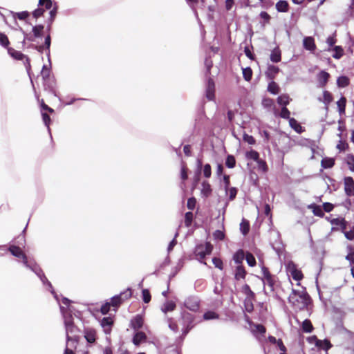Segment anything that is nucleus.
<instances>
[{"instance_id": "f257e3e1", "label": "nucleus", "mask_w": 354, "mask_h": 354, "mask_svg": "<svg viewBox=\"0 0 354 354\" xmlns=\"http://www.w3.org/2000/svg\"><path fill=\"white\" fill-rule=\"evenodd\" d=\"M288 299L291 306L299 310L308 309V306L310 305L312 302L310 295L304 288H303L301 290H297L292 288V291Z\"/></svg>"}, {"instance_id": "f03ea898", "label": "nucleus", "mask_w": 354, "mask_h": 354, "mask_svg": "<svg viewBox=\"0 0 354 354\" xmlns=\"http://www.w3.org/2000/svg\"><path fill=\"white\" fill-rule=\"evenodd\" d=\"M213 250V245L210 242H206L205 244L197 245L194 250V254L197 257V259L204 265H207V263L204 261V259L207 255L210 254Z\"/></svg>"}, {"instance_id": "7ed1b4c3", "label": "nucleus", "mask_w": 354, "mask_h": 354, "mask_svg": "<svg viewBox=\"0 0 354 354\" xmlns=\"http://www.w3.org/2000/svg\"><path fill=\"white\" fill-rule=\"evenodd\" d=\"M132 297V290L130 288H128L119 295H115L111 298L109 301L111 307L113 308V310L116 311L117 309L127 300L129 299Z\"/></svg>"}, {"instance_id": "20e7f679", "label": "nucleus", "mask_w": 354, "mask_h": 354, "mask_svg": "<svg viewBox=\"0 0 354 354\" xmlns=\"http://www.w3.org/2000/svg\"><path fill=\"white\" fill-rule=\"evenodd\" d=\"M261 272L263 274L262 281L263 283L267 284L270 287L271 291H274V286L277 282V277L271 274L269 269L264 266L261 267Z\"/></svg>"}, {"instance_id": "39448f33", "label": "nucleus", "mask_w": 354, "mask_h": 354, "mask_svg": "<svg viewBox=\"0 0 354 354\" xmlns=\"http://www.w3.org/2000/svg\"><path fill=\"white\" fill-rule=\"evenodd\" d=\"M307 339L310 344H315L316 347L320 350L328 351L333 346L332 344L328 339H325L324 340H321L319 339L316 335L309 337Z\"/></svg>"}, {"instance_id": "423d86ee", "label": "nucleus", "mask_w": 354, "mask_h": 354, "mask_svg": "<svg viewBox=\"0 0 354 354\" xmlns=\"http://www.w3.org/2000/svg\"><path fill=\"white\" fill-rule=\"evenodd\" d=\"M8 251L13 256H15V257L19 258V259H21L23 263L26 267H30V266L28 264V261L27 256L24 252V251L21 250V248H19V246L15 245H11L8 248Z\"/></svg>"}, {"instance_id": "0eeeda50", "label": "nucleus", "mask_w": 354, "mask_h": 354, "mask_svg": "<svg viewBox=\"0 0 354 354\" xmlns=\"http://www.w3.org/2000/svg\"><path fill=\"white\" fill-rule=\"evenodd\" d=\"M64 324L66 331V338L68 341H77V338L75 336L72 337L69 335V333L72 334L75 330V326L73 323V317L70 315L68 317L65 318Z\"/></svg>"}, {"instance_id": "6e6552de", "label": "nucleus", "mask_w": 354, "mask_h": 354, "mask_svg": "<svg viewBox=\"0 0 354 354\" xmlns=\"http://www.w3.org/2000/svg\"><path fill=\"white\" fill-rule=\"evenodd\" d=\"M8 53L15 59H17V60H24L25 59L26 60V62H25V65H26V68L28 71V72H29L30 69V59L29 58L26 56L25 55H24L22 53L19 52V51H17L12 48H8Z\"/></svg>"}, {"instance_id": "1a4fd4ad", "label": "nucleus", "mask_w": 354, "mask_h": 354, "mask_svg": "<svg viewBox=\"0 0 354 354\" xmlns=\"http://www.w3.org/2000/svg\"><path fill=\"white\" fill-rule=\"evenodd\" d=\"M184 306L187 309L196 312L199 309L200 304L197 298L189 297L185 300Z\"/></svg>"}, {"instance_id": "9d476101", "label": "nucleus", "mask_w": 354, "mask_h": 354, "mask_svg": "<svg viewBox=\"0 0 354 354\" xmlns=\"http://www.w3.org/2000/svg\"><path fill=\"white\" fill-rule=\"evenodd\" d=\"M44 81V87L46 91L53 93L54 95H56L55 86L56 82L54 77H50L48 78L43 79Z\"/></svg>"}, {"instance_id": "9b49d317", "label": "nucleus", "mask_w": 354, "mask_h": 354, "mask_svg": "<svg viewBox=\"0 0 354 354\" xmlns=\"http://www.w3.org/2000/svg\"><path fill=\"white\" fill-rule=\"evenodd\" d=\"M288 268L291 277L294 280L299 281L304 278V274L301 270H299L295 264H289Z\"/></svg>"}, {"instance_id": "f8f14e48", "label": "nucleus", "mask_w": 354, "mask_h": 354, "mask_svg": "<svg viewBox=\"0 0 354 354\" xmlns=\"http://www.w3.org/2000/svg\"><path fill=\"white\" fill-rule=\"evenodd\" d=\"M144 318L141 315H136L130 322V326L134 330H138L143 326Z\"/></svg>"}, {"instance_id": "ddd939ff", "label": "nucleus", "mask_w": 354, "mask_h": 354, "mask_svg": "<svg viewBox=\"0 0 354 354\" xmlns=\"http://www.w3.org/2000/svg\"><path fill=\"white\" fill-rule=\"evenodd\" d=\"M194 319L193 315L189 313H187L183 315V320L186 324V326L183 331V334L184 335H186L189 332V330L194 327Z\"/></svg>"}, {"instance_id": "4468645a", "label": "nucleus", "mask_w": 354, "mask_h": 354, "mask_svg": "<svg viewBox=\"0 0 354 354\" xmlns=\"http://www.w3.org/2000/svg\"><path fill=\"white\" fill-rule=\"evenodd\" d=\"M215 85L212 79L209 78L206 84V97L209 100H212L214 98Z\"/></svg>"}, {"instance_id": "2eb2a0df", "label": "nucleus", "mask_w": 354, "mask_h": 354, "mask_svg": "<svg viewBox=\"0 0 354 354\" xmlns=\"http://www.w3.org/2000/svg\"><path fill=\"white\" fill-rule=\"evenodd\" d=\"M234 274L236 281L244 280L247 275V271L243 265H239L235 268Z\"/></svg>"}, {"instance_id": "dca6fc26", "label": "nucleus", "mask_w": 354, "mask_h": 354, "mask_svg": "<svg viewBox=\"0 0 354 354\" xmlns=\"http://www.w3.org/2000/svg\"><path fill=\"white\" fill-rule=\"evenodd\" d=\"M303 46L304 48L313 53L316 49V45L315 44V40L312 37H306L303 39Z\"/></svg>"}, {"instance_id": "f3484780", "label": "nucleus", "mask_w": 354, "mask_h": 354, "mask_svg": "<svg viewBox=\"0 0 354 354\" xmlns=\"http://www.w3.org/2000/svg\"><path fill=\"white\" fill-rule=\"evenodd\" d=\"M344 190L348 196H354L353 178H344Z\"/></svg>"}, {"instance_id": "a211bd4d", "label": "nucleus", "mask_w": 354, "mask_h": 354, "mask_svg": "<svg viewBox=\"0 0 354 354\" xmlns=\"http://www.w3.org/2000/svg\"><path fill=\"white\" fill-rule=\"evenodd\" d=\"M330 77L328 73L322 71L317 74V80L319 87H324L326 84Z\"/></svg>"}, {"instance_id": "6ab92c4d", "label": "nucleus", "mask_w": 354, "mask_h": 354, "mask_svg": "<svg viewBox=\"0 0 354 354\" xmlns=\"http://www.w3.org/2000/svg\"><path fill=\"white\" fill-rule=\"evenodd\" d=\"M147 339L146 334L142 331L136 333L133 337V343L136 346H139L142 342H145Z\"/></svg>"}, {"instance_id": "aec40b11", "label": "nucleus", "mask_w": 354, "mask_h": 354, "mask_svg": "<svg viewBox=\"0 0 354 354\" xmlns=\"http://www.w3.org/2000/svg\"><path fill=\"white\" fill-rule=\"evenodd\" d=\"M279 67L274 65H268L267 71H266L265 74L268 78L272 80L275 77L276 75L279 73Z\"/></svg>"}, {"instance_id": "412c9836", "label": "nucleus", "mask_w": 354, "mask_h": 354, "mask_svg": "<svg viewBox=\"0 0 354 354\" xmlns=\"http://www.w3.org/2000/svg\"><path fill=\"white\" fill-rule=\"evenodd\" d=\"M330 223L333 225L339 226L342 232L347 227V221L344 218H336L330 221Z\"/></svg>"}, {"instance_id": "4be33fe9", "label": "nucleus", "mask_w": 354, "mask_h": 354, "mask_svg": "<svg viewBox=\"0 0 354 354\" xmlns=\"http://www.w3.org/2000/svg\"><path fill=\"white\" fill-rule=\"evenodd\" d=\"M241 292L245 295V299H256V295L251 290V288L248 284H245L242 286Z\"/></svg>"}, {"instance_id": "5701e85b", "label": "nucleus", "mask_w": 354, "mask_h": 354, "mask_svg": "<svg viewBox=\"0 0 354 354\" xmlns=\"http://www.w3.org/2000/svg\"><path fill=\"white\" fill-rule=\"evenodd\" d=\"M245 257V254L242 249L237 250L233 256V260L235 263L239 265H243V261Z\"/></svg>"}, {"instance_id": "b1692460", "label": "nucleus", "mask_w": 354, "mask_h": 354, "mask_svg": "<svg viewBox=\"0 0 354 354\" xmlns=\"http://www.w3.org/2000/svg\"><path fill=\"white\" fill-rule=\"evenodd\" d=\"M308 208L312 210L313 213L315 216H319V217H324V213L321 207V206L316 205L315 203L311 204L308 206Z\"/></svg>"}, {"instance_id": "393cba45", "label": "nucleus", "mask_w": 354, "mask_h": 354, "mask_svg": "<svg viewBox=\"0 0 354 354\" xmlns=\"http://www.w3.org/2000/svg\"><path fill=\"white\" fill-rule=\"evenodd\" d=\"M84 337L89 343H94L96 340V331L93 329H88L85 331Z\"/></svg>"}, {"instance_id": "a878e982", "label": "nucleus", "mask_w": 354, "mask_h": 354, "mask_svg": "<svg viewBox=\"0 0 354 354\" xmlns=\"http://www.w3.org/2000/svg\"><path fill=\"white\" fill-rule=\"evenodd\" d=\"M333 100L331 93L327 91L323 92V100L319 99V101H322L324 103L326 110L328 109V105Z\"/></svg>"}, {"instance_id": "bb28decb", "label": "nucleus", "mask_w": 354, "mask_h": 354, "mask_svg": "<svg viewBox=\"0 0 354 354\" xmlns=\"http://www.w3.org/2000/svg\"><path fill=\"white\" fill-rule=\"evenodd\" d=\"M289 124L297 133H301L304 131L303 127L300 124L293 118H289Z\"/></svg>"}, {"instance_id": "cd10ccee", "label": "nucleus", "mask_w": 354, "mask_h": 354, "mask_svg": "<svg viewBox=\"0 0 354 354\" xmlns=\"http://www.w3.org/2000/svg\"><path fill=\"white\" fill-rule=\"evenodd\" d=\"M270 60L274 63H277L281 61V51L278 48L272 50L270 56Z\"/></svg>"}, {"instance_id": "c85d7f7f", "label": "nucleus", "mask_w": 354, "mask_h": 354, "mask_svg": "<svg viewBox=\"0 0 354 354\" xmlns=\"http://www.w3.org/2000/svg\"><path fill=\"white\" fill-rule=\"evenodd\" d=\"M276 9L278 12H286L288 9V3L286 1L280 0L276 3Z\"/></svg>"}, {"instance_id": "c756f323", "label": "nucleus", "mask_w": 354, "mask_h": 354, "mask_svg": "<svg viewBox=\"0 0 354 354\" xmlns=\"http://www.w3.org/2000/svg\"><path fill=\"white\" fill-rule=\"evenodd\" d=\"M346 99L344 97H342L337 102L338 111L339 115L345 113Z\"/></svg>"}, {"instance_id": "7c9ffc66", "label": "nucleus", "mask_w": 354, "mask_h": 354, "mask_svg": "<svg viewBox=\"0 0 354 354\" xmlns=\"http://www.w3.org/2000/svg\"><path fill=\"white\" fill-rule=\"evenodd\" d=\"M291 99L287 94H283L277 97V103L283 106H286L290 102Z\"/></svg>"}, {"instance_id": "2f4dec72", "label": "nucleus", "mask_w": 354, "mask_h": 354, "mask_svg": "<svg viewBox=\"0 0 354 354\" xmlns=\"http://www.w3.org/2000/svg\"><path fill=\"white\" fill-rule=\"evenodd\" d=\"M176 306V304L173 301H166L162 308V310L167 313V312H171L175 310Z\"/></svg>"}, {"instance_id": "473e14b6", "label": "nucleus", "mask_w": 354, "mask_h": 354, "mask_svg": "<svg viewBox=\"0 0 354 354\" xmlns=\"http://www.w3.org/2000/svg\"><path fill=\"white\" fill-rule=\"evenodd\" d=\"M256 299H245L243 301V306L245 310L248 313H252L254 310V304L253 302L255 301Z\"/></svg>"}, {"instance_id": "72a5a7b5", "label": "nucleus", "mask_w": 354, "mask_h": 354, "mask_svg": "<svg viewBox=\"0 0 354 354\" xmlns=\"http://www.w3.org/2000/svg\"><path fill=\"white\" fill-rule=\"evenodd\" d=\"M301 328H302L303 331L305 333H311L314 329V327H313L310 320L308 319H305L303 322Z\"/></svg>"}, {"instance_id": "f704fd0d", "label": "nucleus", "mask_w": 354, "mask_h": 354, "mask_svg": "<svg viewBox=\"0 0 354 354\" xmlns=\"http://www.w3.org/2000/svg\"><path fill=\"white\" fill-rule=\"evenodd\" d=\"M113 325V320L111 317H104L101 321V326L105 329L106 332V327H109V330H111V327Z\"/></svg>"}, {"instance_id": "c9c22d12", "label": "nucleus", "mask_w": 354, "mask_h": 354, "mask_svg": "<svg viewBox=\"0 0 354 354\" xmlns=\"http://www.w3.org/2000/svg\"><path fill=\"white\" fill-rule=\"evenodd\" d=\"M44 28V25H37L32 27V33L35 37L39 38L42 35V31Z\"/></svg>"}, {"instance_id": "e433bc0d", "label": "nucleus", "mask_w": 354, "mask_h": 354, "mask_svg": "<svg viewBox=\"0 0 354 354\" xmlns=\"http://www.w3.org/2000/svg\"><path fill=\"white\" fill-rule=\"evenodd\" d=\"M337 84L339 87H346L349 84V80L346 76L339 77L337 80Z\"/></svg>"}, {"instance_id": "4c0bfd02", "label": "nucleus", "mask_w": 354, "mask_h": 354, "mask_svg": "<svg viewBox=\"0 0 354 354\" xmlns=\"http://www.w3.org/2000/svg\"><path fill=\"white\" fill-rule=\"evenodd\" d=\"M268 91L272 94H277L279 92V87L274 82H271L268 86Z\"/></svg>"}, {"instance_id": "58836bf2", "label": "nucleus", "mask_w": 354, "mask_h": 354, "mask_svg": "<svg viewBox=\"0 0 354 354\" xmlns=\"http://www.w3.org/2000/svg\"><path fill=\"white\" fill-rule=\"evenodd\" d=\"M202 186H203V188H202V190H201L202 194L205 197L209 196L211 194V192H212V189H211L210 185L209 183H207V182L204 181L202 183Z\"/></svg>"}, {"instance_id": "ea45409f", "label": "nucleus", "mask_w": 354, "mask_h": 354, "mask_svg": "<svg viewBox=\"0 0 354 354\" xmlns=\"http://www.w3.org/2000/svg\"><path fill=\"white\" fill-rule=\"evenodd\" d=\"M225 166L228 168H233L236 165V160L234 156L232 155H228L226 157L225 162Z\"/></svg>"}, {"instance_id": "a19ab883", "label": "nucleus", "mask_w": 354, "mask_h": 354, "mask_svg": "<svg viewBox=\"0 0 354 354\" xmlns=\"http://www.w3.org/2000/svg\"><path fill=\"white\" fill-rule=\"evenodd\" d=\"M245 259H246V261L248 263V264L250 266V267H254L256 266V259H255V257H254V255L250 253V252H247L245 254Z\"/></svg>"}, {"instance_id": "79ce46f5", "label": "nucleus", "mask_w": 354, "mask_h": 354, "mask_svg": "<svg viewBox=\"0 0 354 354\" xmlns=\"http://www.w3.org/2000/svg\"><path fill=\"white\" fill-rule=\"evenodd\" d=\"M50 44H51V38H50V35L48 34L45 37L44 45L46 48V54L48 56V59H50Z\"/></svg>"}, {"instance_id": "37998d69", "label": "nucleus", "mask_w": 354, "mask_h": 354, "mask_svg": "<svg viewBox=\"0 0 354 354\" xmlns=\"http://www.w3.org/2000/svg\"><path fill=\"white\" fill-rule=\"evenodd\" d=\"M240 229L243 234L246 235L250 231V223L246 220H243L240 224Z\"/></svg>"}, {"instance_id": "c03bdc74", "label": "nucleus", "mask_w": 354, "mask_h": 354, "mask_svg": "<svg viewBox=\"0 0 354 354\" xmlns=\"http://www.w3.org/2000/svg\"><path fill=\"white\" fill-rule=\"evenodd\" d=\"M194 219V214L192 212H188L185 213V225L187 227L191 226L192 221Z\"/></svg>"}, {"instance_id": "a18cd8bd", "label": "nucleus", "mask_w": 354, "mask_h": 354, "mask_svg": "<svg viewBox=\"0 0 354 354\" xmlns=\"http://www.w3.org/2000/svg\"><path fill=\"white\" fill-rule=\"evenodd\" d=\"M335 164V160L333 158H326L322 160V166L326 169L332 167Z\"/></svg>"}, {"instance_id": "49530a36", "label": "nucleus", "mask_w": 354, "mask_h": 354, "mask_svg": "<svg viewBox=\"0 0 354 354\" xmlns=\"http://www.w3.org/2000/svg\"><path fill=\"white\" fill-rule=\"evenodd\" d=\"M41 116L43 122L45 126L47 127L49 133L50 134V129L49 127L50 122V118L46 113L44 112H41Z\"/></svg>"}, {"instance_id": "de8ad7c7", "label": "nucleus", "mask_w": 354, "mask_h": 354, "mask_svg": "<svg viewBox=\"0 0 354 354\" xmlns=\"http://www.w3.org/2000/svg\"><path fill=\"white\" fill-rule=\"evenodd\" d=\"M142 300L144 303L148 304L150 302L151 296L149 290L148 289H143L142 291Z\"/></svg>"}, {"instance_id": "09e8293b", "label": "nucleus", "mask_w": 354, "mask_h": 354, "mask_svg": "<svg viewBox=\"0 0 354 354\" xmlns=\"http://www.w3.org/2000/svg\"><path fill=\"white\" fill-rule=\"evenodd\" d=\"M203 318L205 320H209V319H218V315L214 312V311H207L204 313Z\"/></svg>"}, {"instance_id": "8fccbe9b", "label": "nucleus", "mask_w": 354, "mask_h": 354, "mask_svg": "<svg viewBox=\"0 0 354 354\" xmlns=\"http://www.w3.org/2000/svg\"><path fill=\"white\" fill-rule=\"evenodd\" d=\"M243 76L246 81H250L252 79V71L250 67L243 69Z\"/></svg>"}, {"instance_id": "3c124183", "label": "nucleus", "mask_w": 354, "mask_h": 354, "mask_svg": "<svg viewBox=\"0 0 354 354\" xmlns=\"http://www.w3.org/2000/svg\"><path fill=\"white\" fill-rule=\"evenodd\" d=\"M38 6H44L45 9L50 10L53 7L51 0H39Z\"/></svg>"}, {"instance_id": "603ef678", "label": "nucleus", "mask_w": 354, "mask_h": 354, "mask_svg": "<svg viewBox=\"0 0 354 354\" xmlns=\"http://www.w3.org/2000/svg\"><path fill=\"white\" fill-rule=\"evenodd\" d=\"M212 263L216 268H218L221 270H223V262L221 259L218 257H214L212 259Z\"/></svg>"}, {"instance_id": "864d4df0", "label": "nucleus", "mask_w": 354, "mask_h": 354, "mask_svg": "<svg viewBox=\"0 0 354 354\" xmlns=\"http://www.w3.org/2000/svg\"><path fill=\"white\" fill-rule=\"evenodd\" d=\"M227 194L229 195L230 201H233L236 196L237 189L235 187H231L226 189Z\"/></svg>"}, {"instance_id": "5fc2aeb1", "label": "nucleus", "mask_w": 354, "mask_h": 354, "mask_svg": "<svg viewBox=\"0 0 354 354\" xmlns=\"http://www.w3.org/2000/svg\"><path fill=\"white\" fill-rule=\"evenodd\" d=\"M335 53L333 55V57L335 59H339L343 55V49L342 47L339 46H336L334 47Z\"/></svg>"}, {"instance_id": "6e6d98bb", "label": "nucleus", "mask_w": 354, "mask_h": 354, "mask_svg": "<svg viewBox=\"0 0 354 354\" xmlns=\"http://www.w3.org/2000/svg\"><path fill=\"white\" fill-rule=\"evenodd\" d=\"M57 12V6L56 4H55V6L50 10V11L49 12L50 17L48 19V22H50V24H53V22L55 20V18L56 17Z\"/></svg>"}, {"instance_id": "4d7b16f0", "label": "nucleus", "mask_w": 354, "mask_h": 354, "mask_svg": "<svg viewBox=\"0 0 354 354\" xmlns=\"http://www.w3.org/2000/svg\"><path fill=\"white\" fill-rule=\"evenodd\" d=\"M41 7V6H38V8L32 12V16L34 18L38 19L39 17H41L45 12V9Z\"/></svg>"}, {"instance_id": "13d9d810", "label": "nucleus", "mask_w": 354, "mask_h": 354, "mask_svg": "<svg viewBox=\"0 0 354 354\" xmlns=\"http://www.w3.org/2000/svg\"><path fill=\"white\" fill-rule=\"evenodd\" d=\"M9 44L8 37L5 34L0 32V44L3 47H8Z\"/></svg>"}, {"instance_id": "bf43d9fd", "label": "nucleus", "mask_w": 354, "mask_h": 354, "mask_svg": "<svg viewBox=\"0 0 354 354\" xmlns=\"http://www.w3.org/2000/svg\"><path fill=\"white\" fill-rule=\"evenodd\" d=\"M196 199L194 197H191L188 198L187 207L189 209L193 210L196 207Z\"/></svg>"}, {"instance_id": "052dcab7", "label": "nucleus", "mask_w": 354, "mask_h": 354, "mask_svg": "<svg viewBox=\"0 0 354 354\" xmlns=\"http://www.w3.org/2000/svg\"><path fill=\"white\" fill-rule=\"evenodd\" d=\"M290 115V111L286 106H283L280 113V117L289 120V118H291Z\"/></svg>"}, {"instance_id": "680f3d73", "label": "nucleus", "mask_w": 354, "mask_h": 354, "mask_svg": "<svg viewBox=\"0 0 354 354\" xmlns=\"http://www.w3.org/2000/svg\"><path fill=\"white\" fill-rule=\"evenodd\" d=\"M111 304L109 302H106L101 306L100 312L102 315H106L111 310Z\"/></svg>"}, {"instance_id": "e2e57ef3", "label": "nucleus", "mask_w": 354, "mask_h": 354, "mask_svg": "<svg viewBox=\"0 0 354 354\" xmlns=\"http://www.w3.org/2000/svg\"><path fill=\"white\" fill-rule=\"evenodd\" d=\"M243 139L245 142H248L250 145H254L256 141L253 136H250L245 133H244Z\"/></svg>"}, {"instance_id": "0e129e2a", "label": "nucleus", "mask_w": 354, "mask_h": 354, "mask_svg": "<svg viewBox=\"0 0 354 354\" xmlns=\"http://www.w3.org/2000/svg\"><path fill=\"white\" fill-rule=\"evenodd\" d=\"M259 153L254 150H251L247 152V157L254 160H257L259 158Z\"/></svg>"}, {"instance_id": "69168bd1", "label": "nucleus", "mask_w": 354, "mask_h": 354, "mask_svg": "<svg viewBox=\"0 0 354 354\" xmlns=\"http://www.w3.org/2000/svg\"><path fill=\"white\" fill-rule=\"evenodd\" d=\"M204 177H210L212 174L211 166L209 164H206L203 167Z\"/></svg>"}, {"instance_id": "338daca9", "label": "nucleus", "mask_w": 354, "mask_h": 354, "mask_svg": "<svg viewBox=\"0 0 354 354\" xmlns=\"http://www.w3.org/2000/svg\"><path fill=\"white\" fill-rule=\"evenodd\" d=\"M213 236H214V239L220 240V241L223 240L225 238L224 232H223L221 230H216L214 232Z\"/></svg>"}, {"instance_id": "774afa93", "label": "nucleus", "mask_w": 354, "mask_h": 354, "mask_svg": "<svg viewBox=\"0 0 354 354\" xmlns=\"http://www.w3.org/2000/svg\"><path fill=\"white\" fill-rule=\"evenodd\" d=\"M347 163L349 165V169L351 171H354V156L348 155L347 156Z\"/></svg>"}]
</instances>
